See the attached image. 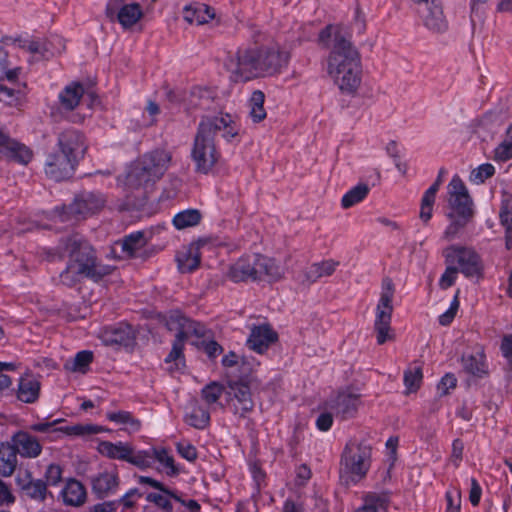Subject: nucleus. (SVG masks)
Instances as JSON below:
<instances>
[{
    "instance_id": "338daca9",
    "label": "nucleus",
    "mask_w": 512,
    "mask_h": 512,
    "mask_svg": "<svg viewBox=\"0 0 512 512\" xmlns=\"http://www.w3.org/2000/svg\"><path fill=\"white\" fill-rule=\"evenodd\" d=\"M333 422V414L331 412L325 411L319 414L315 421V426L319 431L327 432L332 428Z\"/></svg>"
},
{
    "instance_id": "9b49d317",
    "label": "nucleus",
    "mask_w": 512,
    "mask_h": 512,
    "mask_svg": "<svg viewBox=\"0 0 512 512\" xmlns=\"http://www.w3.org/2000/svg\"><path fill=\"white\" fill-rule=\"evenodd\" d=\"M105 198L100 193L95 192H82L79 194L74 202L67 208H63L60 214L62 221L70 220L72 217L75 219H82L100 211L105 205Z\"/></svg>"
},
{
    "instance_id": "c9c22d12",
    "label": "nucleus",
    "mask_w": 512,
    "mask_h": 512,
    "mask_svg": "<svg viewBox=\"0 0 512 512\" xmlns=\"http://www.w3.org/2000/svg\"><path fill=\"white\" fill-rule=\"evenodd\" d=\"M183 18L189 24L203 25L215 18V10L204 3H192L183 9Z\"/></svg>"
},
{
    "instance_id": "2eb2a0df",
    "label": "nucleus",
    "mask_w": 512,
    "mask_h": 512,
    "mask_svg": "<svg viewBox=\"0 0 512 512\" xmlns=\"http://www.w3.org/2000/svg\"><path fill=\"white\" fill-rule=\"evenodd\" d=\"M141 168L143 165L139 161L131 166L125 178V185L136 199L144 200L158 180L149 171Z\"/></svg>"
},
{
    "instance_id": "1a4fd4ad",
    "label": "nucleus",
    "mask_w": 512,
    "mask_h": 512,
    "mask_svg": "<svg viewBox=\"0 0 512 512\" xmlns=\"http://www.w3.org/2000/svg\"><path fill=\"white\" fill-rule=\"evenodd\" d=\"M62 418L53 421H41L33 423L30 430L38 433L65 434L67 436H87L100 433H110L112 430L106 426L97 424H75L71 426L56 427L57 424L64 422Z\"/></svg>"
},
{
    "instance_id": "473e14b6",
    "label": "nucleus",
    "mask_w": 512,
    "mask_h": 512,
    "mask_svg": "<svg viewBox=\"0 0 512 512\" xmlns=\"http://www.w3.org/2000/svg\"><path fill=\"white\" fill-rule=\"evenodd\" d=\"M391 497L392 492L390 490L364 492L361 496L362 504L353 512L387 511L391 502Z\"/></svg>"
},
{
    "instance_id": "f8f14e48",
    "label": "nucleus",
    "mask_w": 512,
    "mask_h": 512,
    "mask_svg": "<svg viewBox=\"0 0 512 512\" xmlns=\"http://www.w3.org/2000/svg\"><path fill=\"white\" fill-rule=\"evenodd\" d=\"M225 405L234 415L245 418L254 408L249 384L244 381L229 382Z\"/></svg>"
},
{
    "instance_id": "052dcab7",
    "label": "nucleus",
    "mask_w": 512,
    "mask_h": 512,
    "mask_svg": "<svg viewBox=\"0 0 512 512\" xmlns=\"http://www.w3.org/2000/svg\"><path fill=\"white\" fill-rule=\"evenodd\" d=\"M143 496V493L138 488H130L124 495L116 500L118 506L124 509L133 508L138 499Z\"/></svg>"
},
{
    "instance_id": "8fccbe9b",
    "label": "nucleus",
    "mask_w": 512,
    "mask_h": 512,
    "mask_svg": "<svg viewBox=\"0 0 512 512\" xmlns=\"http://www.w3.org/2000/svg\"><path fill=\"white\" fill-rule=\"evenodd\" d=\"M512 159V125L507 130L504 139L494 150V160L506 162Z\"/></svg>"
},
{
    "instance_id": "20e7f679",
    "label": "nucleus",
    "mask_w": 512,
    "mask_h": 512,
    "mask_svg": "<svg viewBox=\"0 0 512 512\" xmlns=\"http://www.w3.org/2000/svg\"><path fill=\"white\" fill-rule=\"evenodd\" d=\"M445 216L449 224L444 230L442 238L447 242L458 238L475 216L473 199L467 187L458 176H454L448 185Z\"/></svg>"
},
{
    "instance_id": "a878e982",
    "label": "nucleus",
    "mask_w": 512,
    "mask_h": 512,
    "mask_svg": "<svg viewBox=\"0 0 512 512\" xmlns=\"http://www.w3.org/2000/svg\"><path fill=\"white\" fill-rule=\"evenodd\" d=\"M147 453L149 463L140 470H147L153 467L155 461L159 463L162 469L158 468L159 471H163L169 477H175L180 474V469L175 463L174 457L170 454L169 450L165 447H152L150 449H143Z\"/></svg>"
},
{
    "instance_id": "de8ad7c7",
    "label": "nucleus",
    "mask_w": 512,
    "mask_h": 512,
    "mask_svg": "<svg viewBox=\"0 0 512 512\" xmlns=\"http://www.w3.org/2000/svg\"><path fill=\"white\" fill-rule=\"evenodd\" d=\"M423 382V370L420 366L409 368L404 371L403 383L406 394L417 392Z\"/></svg>"
},
{
    "instance_id": "6ab92c4d",
    "label": "nucleus",
    "mask_w": 512,
    "mask_h": 512,
    "mask_svg": "<svg viewBox=\"0 0 512 512\" xmlns=\"http://www.w3.org/2000/svg\"><path fill=\"white\" fill-rule=\"evenodd\" d=\"M78 162L62 152L50 154L45 165L46 175L55 181H62L72 176Z\"/></svg>"
},
{
    "instance_id": "4c0bfd02",
    "label": "nucleus",
    "mask_w": 512,
    "mask_h": 512,
    "mask_svg": "<svg viewBox=\"0 0 512 512\" xmlns=\"http://www.w3.org/2000/svg\"><path fill=\"white\" fill-rule=\"evenodd\" d=\"M147 238L145 233L137 231L125 236L121 241L116 243V246H120L121 251L124 253L126 258H137L138 251L147 245Z\"/></svg>"
},
{
    "instance_id": "ea45409f",
    "label": "nucleus",
    "mask_w": 512,
    "mask_h": 512,
    "mask_svg": "<svg viewBox=\"0 0 512 512\" xmlns=\"http://www.w3.org/2000/svg\"><path fill=\"white\" fill-rule=\"evenodd\" d=\"M500 222L505 227L506 248H512V194L503 192L499 212Z\"/></svg>"
},
{
    "instance_id": "a19ab883",
    "label": "nucleus",
    "mask_w": 512,
    "mask_h": 512,
    "mask_svg": "<svg viewBox=\"0 0 512 512\" xmlns=\"http://www.w3.org/2000/svg\"><path fill=\"white\" fill-rule=\"evenodd\" d=\"M62 496L65 504L80 506L85 502L86 489L80 481L70 479L62 490Z\"/></svg>"
},
{
    "instance_id": "4be33fe9",
    "label": "nucleus",
    "mask_w": 512,
    "mask_h": 512,
    "mask_svg": "<svg viewBox=\"0 0 512 512\" xmlns=\"http://www.w3.org/2000/svg\"><path fill=\"white\" fill-rule=\"evenodd\" d=\"M277 341L278 334L272 327L269 324H261L251 328L246 345L250 350L258 354H264Z\"/></svg>"
},
{
    "instance_id": "69168bd1",
    "label": "nucleus",
    "mask_w": 512,
    "mask_h": 512,
    "mask_svg": "<svg viewBox=\"0 0 512 512\" xmlns=\"http://www.w3.org/2000/svg\"><path fill=\"white\" fill-rule=\"evenodd\" d=\"M464 443L462 439L456 438L452 442L451 461L458 468L463 459Z\"/></svg>"
},
{
    "instance_id": "7c9ffc66",
    "label": "nucleus",
    "mask_w": 512,
    "mask_h": 512,
    "mask_svg": "<svg viewBox=\"0 0 512 512\" xmlns=\"http://www.w3.org/2000/svg\"><path fill=\"white\" fill-rule=\"evenodd\" d=\"M92 491L99 499L114 495L120 484L117 471H104L92 479Z\"/></svg>"
},
{
    "instance_id": "13d9d810",
    "label": "nucleus",
    "mask_w": 512,
    "mask_h": 512,
    "mask_svg": "<svg viewBox=\"0 0 512 512\" xmlns=\"http://www.w3.org/2000/svg\"><path fill=\"white\" fill-rule=\"evenodd\" d=\"M495 173V168L490 163H485L477 167L471 172L470 179L475 183H483L486 179L492 177Z\"/></svg>"
},
{
    "instance_id": "e2e57ef3",
    "label": "nucleus",
    "mask_w": 512,
    "mask_h": 512,
    "mask_svg": "<svg viewBox=\"0 0 512 512\" xmlns=\"http://www.w3.org/2000/svg\"><path fill=\"white\" fill-rule=\"evenodd\" d=\"M457 387V378L453 373H446L437 384V391L440 396L450 394Z\"/></svg>"
},
{
    "instance_id": "a18cd8bd",
    "label": "nucleus",
    "mask_w": 512,
    "mask_h": 512,
    "mask_svg": "<svg viewBox=\"0 0 512 512\" xmlns=\"http://www.w3.org/2000/svg\"><path fill=\"white\" fill-rule=\"evenodd\" d=\"M202 219L201 212L197 209H187L177 213L173 218V224L178 230L196 226Z\"/></svg>"
},
{
    "instance_id": "bb28decb",
    "label": "nucleus",
    "mask_w": 512,
    "mask_h": 512,
    "mask_svg": "<svg viewBox=\"0 0 512 512\" xmlns=\"http://www.w3.org/2000/svg\"><path fill=\"white\" fill-rule=\"evenodd\" d=\"M135 340L136 332L133 326L126 322H119L104 332V341L107 345L131 348L135 345Z\"/></svg>"
},
{
    "instance_id": "4d7b16f0",
    "label": "nucleus",
    "mask_w": 512,
    "mask_h": 512,
    "mask_svg": "<svg viewBox=\"0 0 512 512\" xmlns=\"http://www.w3.org/2000/svg\"><path fill=\"white\" fill-rule=\"evenodd\" d=\"M459 306H460L459 290H457L452 301L450 302L449 308L445 312H443L441 315H439V317H438L439 324L442 326L450 325L453 322V320L457 314Z\"/></svg>"
},
{
    "instance_id": "6e6d98bb",
    "label": "nucleus",
    "mask_w": 512,
    "mask_h": 512,
    "mask_svg": "<svg viewBox=\"0 0 512 512\" xmlns=\"http://www.w3.org/2000/svg\"><path fill=\"white\" fill-rule=\"evenodd\" d=\"M187 339V335H184L182 332L179 335H175L172 349L165 357L166 363L176 362L181 359L184 360V347Z\"/></svg>"
},
{
    "instance_id": "2f4dec72",
    "label": "nucleus",
    "mask_w": 512,
    "mask_h": 512,
    "mask_svg": "<svg viewBox=\"0 0 512 512\" xmlns=\"http://www.w3.org/2000/svg\"><path fill=\"white\" fill-rule=\"evenodd\" d=\"M105 417L109 422L119 426V431L127 435H134L142 429V421L131 411L111 410L105 413Z\"/></svg>"
},
{
    "instance_id": "c85d7f7f",
    "label": "nucleus",
    "mask_w": 512,
    "mask_h": 512,
    "mask_svg": "<svg viewBox=\"0 0 512 512\" xmlns=\"http://www.w3.org/2000/svg\"><path fill=\"white\" fill-rule=\"evenodd\" d=\"M171 159L172 155L170 152L156 149L143 155L138 161L143 165L142 170L146 169L159 180L168 169Z\"/></svg>"
},
{
    "instance_id": "e433bc0d",
    "label": "nucleus",
    "mask_w": 512,
    "mask_h": 512,
    "mask_svg": "<svg viewBox=\"0 0 512 512\" xmlns=\"http://www.w3.org/2000/svg\"><path fill=\"white\" fill-rule=\"evenodd\" d=\"M40 382L32 376L20 377L16 397L27 404L35 403L40 396Z\"/></svg>"
},
{
    "instance_id": "bf43d9fd",
    "label": "nucleus",
    "mask_w": 512,
    "mask_h": 512,
    "mask_svg": "<svg viewBox=\"0 0 512 512\" xmlns=\"http://www.w3.org/2000/svg\"><path fill=\"white\" fill-rule=\"evenodd\" d=\"M137 481L139 484L148 485L158 490L159 492L171 495L173 498H176V491L169 488L167 485L157 479H154L150 476H138Z\"/></svg>"
},
{
    "instance_id": "774afa93",
    "label": "nucleus",
    "mask_w": 512,
    "mask_h": 512,
    "mask_svg": "<svg viewBox=\"0 0 512 512\" xmlns=\"http://www.w3.org/2000/svg\"><path fill=\"white\" fill-rule=\"evenodd\" d=\"M312 476L311 469L306 464H301L296 468L295 485L304 487Z\"/></svg>"
},
{
    "instance_id": "5701e85b",
    "label": "nucleus",
    "mask_w": 512,
    "mask_h": 512,
    "mask_svg": "<svg viewBox=\"0 0 512 512\" xmlns=\"http://www.w3.org/2000/svg\"><path fill=\"white\" fill-rule=\"evenodd\" d=\"M165 326L169 331H176V335L181 332L184 335L194 334L198 337L204 333L203 326L200 323L186 317L180 310H171L164 316Z\"/></svg>"
},
{
    "instance_id": "f704fd0d",
    "label": "nucleus",
    "mask_w": 512,
    "mask_h": 512,
    "mask_svg": "<svg viewBox=\"0 0 512 512\" xmlns=\"http://www.w3.org/2000/svg\"><path fill=\"white\" fill-rule=\"evenodd\" d=\"M83 95L84 87L80 82L68 84L58 95L59 109L65 112L75 110Z\"/></svg>"
},
{
    "instance_id": "9d476101",
    "label": "nucleus",
    "mask_w": 512,
    "mask_h": 512,
    "mask_svg": "<svg viewBox=\"0 0 512 512\" xmlns=\"http://www.w3.org/2000/svg\"><path fill=\"white\" fill-rule=\"evenodd\" d=\"M443 256L448 264H458L467 277H478L481 274V260L473 248L451 245L443 250Z\"/></svg>"
},
{
    "instance_id": "423d86ee",
    "label": "nucleus",
    "mask_w": 512,
    "mask_h": 512,
    "mask_svg": "<svg viewBox=\"0 0 512 512\" xmlns=\"http://www.w3.org/2000/svg\"><path fill=\"white\" fill-rule=\"evenodd\" d=\"M225 67L235 82H246L262 76L258 47L230 52Z\"/></svg>"
},
{
    "instance_id": "680f3d73",
    "label": "nucleus",
    "mask_w": 512,
    "mask_h": 512,
    "mask_svg": "<svg viewBox=\"0 0 512 512\" xmlns=\"http://www.w3.org/2000/svg\"><path fill=\"white\" fill-rule=\"evenodd\" d=\"M62 468L58 464H50L46 468L44 477L46 486H58L62 481Z\"/></svg>"
},
{
    "instance_id": "412c9836",
    "label": "nucleus",
    "mask_w": 512,
    "mask_h": 512,
    "mask_svg": "<svg viewBox=\"0 0 512 512\" xmlns=\"http://www.w3.org/2000/svg\"><path fill=\"white\" fill-rule=\"evenodd\" d=\"M256 257L257 253L243 255L230 265L226 276L233 283L256 282Z\"/></svg>"
},
{
    "instance_id": "ddd939ff",
    "label": "nucleus",
    "mask_w": 512,
    "mask_h": 512,
    "mask_svg": "<svg viewBox=\"0 0 512 512\" xmlns=\"http://www.w3.org/2000/svg\"><path fill=\"white\" fill-rule=\"evenodd\" d=\"M360 404L359 394L352 393L349 389H340L325 401L324 406L337 418L345 421L357 415Z\"/></svg>"
},
{
    "instance_id": "dca6fc26",
    "label": "nucleus",
    "mask_w": 512,
    "mask_h": 512,
    "mask_svg": "<svg viewBox=\"0 0 512 512\" xmlns=\"http://www.w3.org/2000/svg\"><path fill=\"white\" fill-rule=\"evenodd\" d=\"M125 1L109 0L106 15L111 20L117 19L124 29H129L143 17V11L138 3L126 4Z\"/></svg>"
},
{
    "instance_id": "603ef678",
    "label": "nucleus",
    "mask_w": 512,
    "mask_h": 512,
    "mask_svg": "<svg viewBox=\"0 0 512 512\" xmlns=\"http://www.w3.org/2000/svg\"><path fill=\"white\" fill-rule=\"evenodd\" d=\"M500 352L502 357L506 360V380H512V334H504L500 343Z\"/></svg>"
},
{
    "instance_id": "09e8293b",
    "label": "nucleus",
    "mask_w": 512,
    "mask_h": 512,
    "mask_svg": "<svg viewBox=\"0 0 512 512\" xmlns=\"http://www.w3.org/2000/svg\"><path fill=\"white\" fill-rule=\"evenodd\" d=\"M369 193V187L367 184H358L349 190L341 200V205L343 208L347 209L355 204L361 202L366 198Z\"/></svg>"
},
{
    "instance_id": "cd10ccee",
    "label": "nucleus",
    "mask_w": 512,
    "mask_h": 512,
    "mask_svg": "<svg viewBox=\"0 0 512 512\" xmlns=\"http://www.w3.org/2000/svg\"><path fill=\"white\" fill-rule=\"evenodd\" d=\"M461 365L465 373L482 379L489 374L484 348L477 346L471 353L461 356Z\"/></svg>"
},
{
    "instance_id": "864d4df0",
    "label": "nucleus",
    "mask_w": 512,
    "mask_h": 512,
    "mask_svg": "<svg viewBox=\"0 0 512 512\" xmlns=\"http://www.w3.org/2000/svg\"><path fill=\"white\" fill-rule=\"evenodd\" d=\"M173 497L162 492H150L145 496V500L154 504L162 512H173L174 507L172 504Z\"/></svg>"
},
{
    "instance_id": "0e129e2a",
    "label": "nucleus",
    "mask_w": 512,
    "mask_h": 512,
    "mask_svg": "<svg viewBox=\"0 0 512 512\" xmlns=\"http://www.w3.org/2000/svg\"><path fill=\"white\" fill-rule=\"evenodd\" d=\"M176 450L182 458L189 462H194L198 457L196 447L189 442H178Z\"/></svg>"
},
{
    "instance_id": "49530a36",
    "label": "nucleus",
    "mask_w": 512,
    "mask_h": 512,
    "mask_svg": "<svg viewBox=\"0 0 512 512\" xmlns=\"http://www.w3.org/2000/svg\"><path fill=\"white\" fill-rule=\"evenodd\" d=\"M265 95L262 91L256 90L252 93L249 106V115L253 122L258 123L266 118V110L264 108Z\"/></svg>"
},
{
    "instance_id": "0eeeda50",
    "label": "nucleus",
    "mask_w": 512,
    "mask_h": 512,
    "mask_svg": "<svg viewBox=\"0 0 512 512\" xmlns=\"http://www.w3.org/2000/svg\"><path fill=\"white\" fill-rule=\"evenodd\" d=\"M97 451L103 457L127 462L138 469L147 466L149 463L147 453L143 449L135 450L129 442L101 440L97 445Z\"/></svg>"
},
{
    "instance_id": "a211bd4d",
    "label": "nucleus",
    "mask_w": 512,
    "mask_h": 512,
    "mask_svg": "<svg viewBox=\"0 0 512 512\" xmlns=\"http://www.w3.org/2000/svg\"><path fill=\"white\" fill-rule=\"evenodd\" d=\"M57 146L59 151L74 158L77 162L83 157L86 151V144L83 134L75 129H65L58 134Z\"/></svg>"
},
{
    "instance_id": "c756f323",
    "label": "nucleus",
    "mask_w": 512,
    "mask_h": 512,
    "mask_svg": "<svg viewBox=\"0 0 512 512\" xmlns=\"http://www.w3.org/2000/svg\"><path fill=\"white\" fill-rule=\"evenodd\" d=\"M16 484L28 498L43 502L48 493L46 483L42 479H34L31 472L26 471L16 477Z\"/></svg>"
},
{
    "instance_id": "f03ea898",
    "label": "nucleus",
    "mask_w": 512,
    "mask_h": 512,
    "mask_svg": "<svg viewBox=\"0 0 512 512\" xmlns=\"http://www.w3.org/2000/svg\"><path fill=\"white\" fill-rule=\"evenodd\" d=\"M47 254L51 260L56 257L69 258L66 270L60 275L61 284L65 286L77 285L84 278L97 282L111 273L110 268L96 265L94 250L78 234L61 239L55 252L49 251Z\"/></svg>"
},
{
    "instance_id": "c03bdc74",
    "label": "nucleus",
    "mask_w": 512,
    "mask_h": 512,
    "mask_svg": "<svg viewBox=\"0 0 512 512\" xmlns=\"http://www.w3.org/2000/svg\"><path fill=\"white\" fill-rule=\"evenodd\" d=\"M185 422L195 429L204 430L210 425V412L204 406L194 405L185 415Z\"/></svg>"
},
{
    "instance_id": "79ce46f5",
    "label": "nucleus",
    "mask_w": 512,
    "mask_h": 512,
    "mask_svg": "<svg viewBox=\"0 0 512 512\" xmlns=\"http://www.w3.org/2000/svg\"><path fill=\"white\" fill-rule=\"evenodd\" d=\"M18 44L21 49L32 54L36 60L49 59L54 55V53L50 51L48 47V42L44 39H19Z\"/></svg>"
},
{
    "instance_id": "f257e3e1",
    "label": "nucleus",
    "mask_w": 512,
    "mask_h": 512,
    "mask_svg": "<svg viewBox=\"0 0 512 512\" xmlns=\"http://www.w3.org/2000/svg\"><path fill=\"white\" fill-rule=\"evenodd\" d=\"M318 43L328 51L327 73L342 93L356 94L361 85V55L351 36L340 26L328 25L319 32Z\"/></svg>"
},
{
    "instance_id": "f3484780",
    "label": "nucleus",
    "mask_w": 512,
    "mask_h": 512,
    "mask_svg": "<svg viewBox=\"0 0 512 512\" xmlns=\"http://www.w3.org/2000/svg\"><path fill=\"white\" fill-rule=\"evenodd\" d=\"M418 12L424 26L433 34H443L448 30L449 23L444 15L443 7L438 0H431Z\"/></svg>"
},
{
    "instance_id": "6e6552de",
    "label": "nucleus",
    "mask_w": 512,
    "mask_h": 512,
    "mask_svg": "<svg viewBox=\"0 0 512 512\" xmlns=\"http://www.w3.org/2000/svg\"><path fill=\"white\" fill-rule=\"evenodd\" d=\"M394 290H386L380 296L375 309L374 332L378 345L394 340L395 334L391 327L393 313Z\"/></svg>"
},
{
    "instance_id": "aec40b11",
    "label": "nucleus",
    "mask_w": 512,
    "mask_h": 512,
    "mask_svg": "<svg viewBox=\"0 0 512 512\" xmlns=\"http://www.w3.org/2000/svg\"><path fill=\"white\" fill-rule=\"evenodd\" d=\"M32 151L24 144L12 139L3 132L0 135V159L27 165L32 159Z\"/></svg>"
},
{
    "instance_id": "37998d69",
    "label": "nucleus",
    "mask_w": 512,
    "mask_h": 512,
    "mask_svg": "<svg viewBox=\"0 0 512 512\" xmlns=\"http://www.w3.org/2000/svg\"><path fill=\"white\" fill-rule=\"evenodd\" d=\"M226 392L227 390L222 383L211 381L201 389L200 394L202 400L209 407L219 406L221 409H224L226 405L222 404L219 400L223 395L226 396Z\"/></svg>"
},
{
    "instance_id": "7ed1b4c3",
    "label": "nucleus",
    "mask_w": 512,
    "mask_h": 512,
    "mask_svg": "<svg viewBox=\"0 0 512 512\" xmlns=\"http://www.w3.org/2000/svg\"><path fill=\"white\" fill-rule=\"evenodd\" d=\"M238 133L239 130L229 114L203 117L198 125L191 150L196 171L207 174L218 162L220 158L216 146L218 135L227 141H231Z\"/></svg>"
},
{
    "instance_id": "3c124183",
    "label": "nucleus",
    "mask_w": 512,
    "mask_h": 512,
    "mask_svg": "<svg viewBox=\"0 0 512 512\" xmlns=\"http://www.w3.org/2000/svg\"><path fill=\"white\" fill-rule=\"evenodd\" d=\"M94 360L93 352L90 350H82L75 354L72 362L71 371L85 374L89 371V367Z\"/></svg>"
},
{
    "instance_id": "393cba45",
    "label": "nucleus",
    "mask_w": 512,
    "mask_h": 512,
    "mask_svg": "<svg viewBox=\"0 0 512 512\" xmlns=\"http://www.w3.org/2000/svg\"><path fill=\"white\" fill-rule=\"evenodd\" d=\"M256 282H264L272 285L284 278V269L275 259L257 253L256 257Z\"/></svg>"
},
{
    "instance_id": "5fc2aeb1",
    "label": "nucleus",
    "mask_w": 512,
    "mask_h": 512,
    "mask_svg": "<svg viewBox=\"0 0 512 512\" xmlns=\"http://www.w3.org/2000/svg\"><path fill=\"white\" fill-rule=\"evenodd\" d=\"M444 512H461L462 494L459 487H450L446 490Z\"/></svg>"
},
{
    "instance_id": "58836bf2",
    "label": "nucleus",
    "mask_w": 512,
    "mask_h": 512,
    "mask_svg": "<svg viewBox=\"0 0 512 512\" xmlns=\"http://www.w3.org/2000/svg\"><path fill=\"white\" fill-rule=\"evenodd\" d=\"M18 465V454L10 442L0 443V475L10 477Z\"/></svg>"
},
{
    "instance_id": "4468645a",
    "label": "nucleus",
    "mask_w": 512,
    "mask_h": 512,
    "mask_svg": "<svg viewBox=\"0 0 512 512\" xmlns=\"http://www.w3.org/2000/svg\"><path fill=\"white\" fill-rule=\"evenodd\" d=\"M258 51L260 54L262 76L265 74L274 75L280 73L289 64L291 57L290 51L283 48L278 43L258 47Z\"/></svg>"
},
{
    "instance_id": "b1692460",
    "label": "nucleus",
    "mask_w": 512,
    "mask_h": 512,
    "mask_svg": "<svg viewBox=\"0 0 512 512\" xmlns=\"http://www.w3.org/2000/svg\"><path fill=\"white\" fill-rule=\"evenodd\" d=\"M10 444L13 445L16 453L25 459H35L43 451V446L37 437L23 430L13 434Z\"/></svg>"
},
{
    "instance_id": "72a5a7b5",
    "label": "nucleus",
    "mask_w": 512,
    "mask_h": 512,
    "mask_svg": "<svg viewBox=\"0 0 512 512\" xmlns=\"http://www.w3.org/2000/svg\"><path fill=\"white\" fill-rule=\"evenodd\" d=\"M206 244L205 240H198L177 254V263L181 272H191L200 264V248Z\"/></svg>"
},
{
    "instance_id": "39448f33",
    "label": "nucleus",
    "mask_w": 512,
    "mask_h": 512,
    "mask_svg": "<svg viewBox=\"0 0 512 512\" xmlns=\"http://www.w3.org/2000/svg\"><path fill=\"white\" fill-rule=\"evenodd\" d=\"M372 448L357 440H349L340 456V478L347 486L358 485L371 468Z\"/></svg>"
}]
</instances>
